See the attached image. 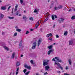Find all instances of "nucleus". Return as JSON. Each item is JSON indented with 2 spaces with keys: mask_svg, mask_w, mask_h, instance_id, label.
I'll use <instances>...</instances> for the list:
<instances>
[{
  "mask_svg": "<svg viewBox=\"0 0 75 75\" xmlns=\"http://www.w3.org/2000/svg\"><path fill=\"white\" fill-rule=\"evenodd\" d=\"M71 20H74L75 19V16H73L71 18Z\"/></svg>",
  "mask_w": 75,
  "mask_h": 75,
  "instance_id": "26",
  "label": "nucleus"
},
{
  "mask_svg": "<svg viewBox=\"0 0 75 75\" xmlns=\"http://www.w3.org/2000/svg\"><path fill=\"white\" fill-rule=\"evenodd\" d=\"M19 45H21V46H22V44L20 43L19 44Z\"/></svg>",
  "mask_w": 75,
  "mask_h": 75,
  "instance_id": "63",
  "label": "nucleus"
},
{
  "mask_svg": "<svg viewBox=\"0 0 75 75\" xmlns=\"http://www.w3.org/2000/svg\"><path fill=\"white\" fill-rule=\"evenodd\" d=\"M54 10H57V9H58V7H55L54 8Z\"/></svg>",
  "mask_w": 75,
  "mask_h": 75,
  "instance_id": "35",
  "label": "nucleus"
},
{
  "mask_svg": "<svg viewBox=\"0 0 75 75\" xmlns=\"http://www.w3.org/2000/svg\"><path fill=\"white\" fill-rule=\"evenodd\" d=\"M66 69L67 70L68 69V67L67 66L66 68Z\"/></svg>",
  "mask_w": 75,
  "mask_h": 75,
  "instance_id": "54",
  "label": "nucleus"
},
{
  "mask_svg": "<svg viewBox=\"0 0 75 75\" xmlns=\"http://www.w3.org/2000/svg\"><path fill=\"white\" fill-rule=\"evenodd\" d=\"M45 71H48V69H50V67L49 65L46 66L45 67Z\"/></svg>",
  "mask_w": 75,
  "mask_h": 75,
  "instance_id": "11",
  "label": "nucleus"
},
{
  "mask_svg": "<svg viewBox=\"0 0 75 75\" xmlns=\"http://www.w3.org/2000/svg\"><path fill=\"white\" fill-rule=\"evenodd\" d=\"M31 67L30 66H28L27 67V69H30Z\"/></svg>",
  "mask_w": 75,
  "mask_h": 75,
  "instance_id": "37",
  "label": "nucleus"
},
{
  "mask_svg": "<svg viewBox=\"0 0 75 75\" xmlns=\"http://www.w3.org/2000/svg\"><path fill=\"white\" fill-rule=\"evenodd\" d=\"M38 24H39V22L38 21L36 25H38Z\"/></svg>",
  "mask_w": 75,
  "mask_h": 75,
  "instance_id": "56",
  "label": "nucleus"
},
{
  "mask_svg": "<svg viewBox=\"0 0 75 75\" xmlns=\"http://www.w3.org/2000/svg\"><path fill=\"white\" fill-rule=\"evenodd\" d=\"M21 29H18L16 30V31H18V32H21Z\"/></svg>",
  "mask_w": 75,
  "mask_h": 75,
  "instance_id": "16",
  "label": "nucleus"
},
{
  "mask_svg": "<svg viewBox=\"0 0 75 75\" xmlns=\"http://www.w3.org/2000/svg\"><path fill=\"white\" fill-rule=\"evenodd\" d=\"M42 42V39L41 38H40L39 39L38 41V46H39L40 44H41V43Z\"/></svg>",
  "mask_w": 75,
  "mask_h": 75,
  "instance_id": "6",
  "label": "nucleus"
},
{
  "mask_svg": "<svg viewBox=\"0 0 75 75\" xmlns=\"http://www.w3.org/2000/svg\"><path fill=\"white\" fill-rule=\"evenodd\" d=\"M28 67V66L27 65H24V67H25V68H27Z\"/></svg>",
  "mask_w": 75,
  "mask_h": 75,
  "instance_id": "34",
  "label": "nucleus"
},
{
  "mask_svg": "<svg viewBox=\"0 0 75 75\" xmlns=\"http://www.w3.org/2000/svg\"><path fill=\"white\" fill-rule=\"evenodd\" d=\"M17 32H16L13 35V36L14 37H15L16 36H17Z\"/></svg>",
  "mask_w": 75,
  "mask_h": 75,
  "instance_id": "27",
  "label": "nucleus"
},
{
  "mask_svg": "<svg viewBox=\"0 0 75 75\" xmlns=\"http://www.w3.org/2000/svg\"><path fill=\"white\" fill-rule=\"evenodd\" d=\"M23 19H24L25 21H26L27 19V18L25 16H23Z\"/></svg>",
  "mask_w": 75,
  "mask_h": 75,
  "instance_id": "13",
  "label": "nucleus"
},
{
  "mask_svg": "<svg viewBox=\"0 0 75 75\" xmlns=\"http://www.w3.org/2000/svg\"><path fill=\"white\" fill-rule=\"evenodd\" d=\"M21 46H21L20 45H19V48H21Z\"/></svg>",
  "mask_w": 75,
  "mask_h": 75,
  "instance_id": "60",
  "label": "nucleus"
},
{
  "mask_svg": "<svg viewBox=\"0 0 75 75\" xmlns=\"http://www.w3.org/2000/svg\"><path fill=\"white\" fill-rule=\"evenodd\" d=\"M17 7H18V5L16 6L15 7V8H17Z\"/></svg>",
  "mask_w": 75,
  "mask_h": 75,
  "instance_id": "55",
  "label": "nucleus"
},
{
  "mask_svg": "<svg viewBox=\"0 0 75 75\" xmlns=\"http://www.w3.org/2000/svg\"><path fill=\"white\" fill-rule=\"evenodd\" d=\"M19 70V67H18L16 70L17 71H18V70Z\"/></svg>",
  "mask_w": 75,
  "mask_h": 75,
  "instance_id": "50",
  "label": "nucleus"
},
{
  "mask_svg": "<svg viewBox=\"0 0 75 75\" xmlns=\"http://www.w3.org/2000/svg\"><path fill=\"white\" fill-rule=\"evenodd\" d=\"M20 1L21 4H23V0H20Z\"/></svg>",
  "mask_w": 75,
  "mask_h": 75,
  "instance_id": "36",
  "label": "nucleus"
},
{
  "mask_svg": "<svg viewBox=\"0 0 75 75\" xmlns=\"http://www.w3.org/2000/svg\"><path fill=\"white\" fill-rule=\"evenodd\" d=\"M49 49H51L52 48V45H51L47 47Z\"/></svg>",
  "mask_w": 75,
  "mask_h": 75,
  "instance_id": "19",
  "label": "nucleus"
},
{
  "mask_svg": "<svg viewBox=\"0 0 75 75\" xmlns=\"http://www.w3.org/2000/svg\"><path fill=\"white\" fill-rule=\"evenodd\" d=\"M56 37L57 38H59V36L58 35H56Z\"/></svg>",
  "mask_w": 75,
  "mask_h": 75,
  "instance_id": "42",
  "label": "nucleus"
},
{
  "mask_svg": "<svg viewBox=\"0 0 75 75\" xmlns=\"http://www.w3.org/2000/svg\"><path fill=\"white\" fill-rule=\"evenodd\" d=\"M29 33H30V32H29L28 31H26V34H28Z\"/></svg>",
  "mask_w": 75,
  "mask_h": 75,
  "instance_id": "40",
  "label": "nucleus"
},
{
  "mask_svg": "<svg viewBox=\"0 0 75 75\" xmlns=\"http://www.w3.org/2000/svg\"><path fill=\"white\" fill-rule=\"evenodd\" d=\"M20 62H16V65L17 66H20Z\"/></svg>",
  "mask_w": 75,
  "mask_h": 75,
  "instance_id": "17",
  "label": "nucleus"
},
{
  "mask_svg": "<svg viewBox=\"0 0 75 75\" xmlns=\"http://www.w3.org/2000/svg\"><path fill=\"white\" fill-rule=\"evenodd\" d=\"M73 44V42L72 41H69V45H72Z\"/></svg>",
  "mask_w": 75,
  "mask_h": 75,
  "instance_id": "15",
  "label": "nucleus"
},
{
  "mask_svg": "<svg viewBox=\"0 0 75 75\" xmlns=\"http://www.w3.org/2000/svg\"><path fill=\"white\" fill-rule=\"evenodd\" d=\"M13 8L12 9V12H11V13H13Z\"/></svg>",
  "mask_w": 75,
  "mask_h": 75,
  "instance_id": "52",
  "label": "nucleus"
},
{
  "mask_svg": "<svg viewBox=\"0 0 75 75\" xmlns=\"http://www.w3.org/2000/svg\"><path fill=\"white\" fill-rule=\"evenodd\" d=\"M49 36H50V37H52V35L51 33H50L49 34Z\"/></svg>",
  "mask_w": 75,
  "mask_h": 75,
  "instance_id": "41",
  "label": "nucleus"
},
{
  "mask_svg": "<svg viewBox=\"0 0 75 75\" xmlns=\"http://www.w3.org/2000/svg\"><path fill=\"white\" fill-rule=\"evenodd\" d=\"M49 40H50V41H52V38H49Z\"/></svg>",
  "mask_w": 75,
  "mask_h": 75,
  "instance_id": "53",
  "label": "nucleus"
},
{
  "mask_svg": "<svg viewBox=\"0 0 75 75\" xmlns=\"http://www.w3.org/2000/svg\"><path fill=\"white\" fill-rule=\"evenodd\" d=\"M15 54H16V53L13 52L12 54V55L11 56V59H13V58H14V57H15Z\"/></svg>",
  "mask_w": 75,
  "mask_h": 75,
  "instance_id": "9",
  "label": "nucleus"
},
{
  "mask_svg": "<svg viewBox=\"0 0 75 75\" xmlns=\"http://www.w3.org/2000/svg\"><path fill=\"white\" fill-rule=\"evenodd\" d=\"M52 61H54V62L56 61H55V58H53V59H52Z\"/></svg>",
  "mask_w": 75,
  "mask_h": 75,
  "instance_id": "46",
  "label": "nucleus"
},
{
  "mask_svg": "<svg viewBox=\"0 0 75 75\" xmlns=\"http://www.w3.org/2000/svg\"><path fill=\"white\" fill-rule=\"evenodd\" d=\"M1 18H3L4 17V15L3 14L1 13V16H0Z\"/></svg>",
  "mask_w": 75,
  "mask_h": 75,
  "instance_id": "18",
  "label": "nucleus"
},
{
  "mask_svg": "<svg viewBox=\"0 0 75 75\" xmlns=\"http://www.w3.org/2000/svg\"><path fill=\"white\" fill-rule=\"evenodd\" d=\"M64 75H69V74L67 73H64Z\"/></svg>",
  "mask_w": 75,
  "mask_h": 75,
  "instance_id": "43",
  "label": "nucleus"
},
{
  "mask_svg": "<svg viewBox=\"0 0 75 75\" xmlns=\"http://www.w3.org/2000/svg\"><path fill=\"white\" fill-rule=\"evenodd\" d=\"M2 35H4V34H5L4 32H2Z\"/></svg>",
  "mask_w": 75,
  "mask_h": 75,
  "instance_id": "58",
  "label": "nucleus"
},
{
  "mask_svg": "<svg viewBox=\"0 0 75 75\" xmlns=\"http://www.w3.org/2000/svg\"><path fill=\"white\" fill-rule=\"evenodd\" d=\"M57 65L58 67H59L61 66V64L59 63H57V62H55L54 65Z\"/></svg>",
  "mask_w": 75,
  "mask_h": 75,
  "instance_id": "12",
  "label": "nucleus"
},
{
  "mask_svg": "<svg viewBox=\"0 0 75 75\" xmlns=\"http://www.w3.org/2000/svg\"><path fill=\"white\" fill-rule=\"evenodd\" d=\"M46 16L47 17L44 21V22H46L48 20V18H49V17H50V14L48 12L46 13Z\"/></svg>",
  "mask_w": 75,
  "mask_h": 75,
  "instance_id": "3",
  "label": "nucleus"
},
{
  "mask_svg": "<svg viewBox=\"0 0 75 75\" xmlns=\"http://www.w3.org/2000/svg\"><path fill=\"white\" fill-rule=\"evenodd\" d=\"M33 29H30V31H33Z\"/></svg>",
  "mask_w": 75,
  "mask_h": 75,
  "instance_id": "61",
  "label": "nucleus"
},
{
  "mask_svg": "<svg viewBox=\"0 0 75 75\" xmlns=\"http://www.w3.org/2000/svg\"><path fill=\"white\" fill-rule=\"evenodd\" d=\"M18 13H19V12H18V11L16 13H15V16H16L17 15H18Z\"/></svg>",
  "mask_w": 75,
  "mask_h": 75,
  "instance_id": "31",
  "label": "nucleus"
},
{
  "mask_svg": "<svg viewBox=\"0 0 75 75\" xmlns=\"http://www.w3.org/2000/svg\"><path fill=\"white\" fill-rule=\"evenodd\" d=\"M55 17V18H57V16L56 15H52V20H55V18L54 17Z\"/></svg>",
  "mask_w": 75,
  "mask_h": 75,
  "instance_id": "10",
  "label": "nucleus"
},
{
  "mask_svg": "<svg viewBox=\"0 0 75 75\" xmlns=\"http://www.w3.org/2000/svg\"><path fill=\"white\" fill-rule=\"evenodd\" d=\"M54 51V49H52L48 51L47 52V54L48 55H50V53H51L52 52H53Z\"/></svg>",
  "mask_w": 75,
  "mask_h": 75,
  "instance_id": "5",
  "label": "nucleus"
},
{
  "mask_svg": "<svg viewBox=\"0 0 75 75\" xmlns=\"http://www.w3.org/2000/svg\"><path fill=\"white\" fill-rule=\"evenodd\" d=\"M39 25H40V24H39L38 25H35V28H38V26H39Z\"/></svg>",
  "mask_w": 75,
  "mask_h": 75,
  "instance_id": "29",
  "label": "nucleus"
},
{
  "mask_svg": "<svg viewBox=\"0 0 75 75\" xmlns=\"http://www.w3.org/2000/svg\"><path fill=\"white\" fill-rule=\"evenodd\" d=\"M59 68H60V69H62V70H63V67H61V66H60V67H59Z\"/></svg>",
  "mask_w": 75,
  "mask_h": 75,
  "instance_id": "39",
  "label": "nucleus"
},
{
  "mask_svg": "<svg viewBox=\"0 0 75 75\" xmlns=\"http://www.w3.org/2000/svg\"><path fill=\"white\" fill-rule=\"evenodd\" d=\"M49 36H50V35L49 34H47V35L46 37H49Z\"/></svg>",
  "mask_w": 75,
  "mask_h": 75,
  "instance_id": "48",
  "label": "nucleus"
},
{
  "mask_svg": "<svg viewBox=\"0 0 75 75\" xmlns=\"http://www.w3.org/2000/svg\"><path fill=\"white\" fill-rule=\"evenodd\" d=\"M62 8V5H60L58 7V8H59V9H61V8Z\"/></svg>",
  "mask_w": 75,
  "mask_h": 75,
  "instance_id": "25",
  "label": "nucleus"
},
{
  "mask_svg": "<svg viewBox=\"0 0 75 75\" xmlns=\"http://www.w3.org/2000/svg\"><path fill=\"white\" fill-rule=\"evenodd\" d=\"M4 48H5V49H6V50H7V51H8V47H7L6 46H4Z\"/></svg>",
  "mask_w": 75,
  "mask_h": 75,
  "instance_id": "24",
  "label": "nucleus"
},
{
  "mask_svg": "<svg viewBox=\"0 0 75 75\" xmlns=\"http://www.w3.org/2000/svg\"><path fill=\"white\" fill-rule=\"evenodd\" d=\"M55 24H54L53 26V28H55Z\"/></svg>",
  "mask_w": 75,
  "mask_h": 75,
  "instance_id": "47",
  "label": "nucleus"
},
{
  "mask_svg": "<svg viewBox=\"0 0 75 75\" xmlns=\"http://www.w3.org/2000/svg\"><path fill=\"white\" fill-rule=\"evenodd\" d=\"M68 34V32L67 31H65V32L64 33V35H67Z\"/></svg>",
  "mask_w": 75,
  "mask_h": 75,
  "instance_id": "21",
  "label": "nucleus"
},
{
  "mask_svg": "<svg viewBox=\"0 0 75 75\" xmlns=\"http://www.w3.org/2000/svg\"><path fill=\"white\" fill-rule=\"evenodd\" d=\"M64 20H65V19L63 18H60L59 19L58 21L59 23H63V22H64Z\"/></svg>",
  "mask_w": 75,
  "mask_h": 75,
  "instance_id": "7",
  "label": "nucleus"
},
{
  "mask_svg": "<svg viewBox=\"0 0 75 75\" xmlns=\"http://www.w3.org/2000/svg\"><path fill=\"white\" fill-rule=\"evenodd\" d=\"M26 71H27V69H25L23 70V72L24 73H25Z\"/></svg>",
  "mask_w": 75,
  "mask_h": 75,
  "instance_id": "33",
  "label": "nucleus"
},
{
  "mask_svg": "<svg viewBox=\"0 0 75 75\" xmlns=\"http://www.w3.org/2000/svg\"><path fill=\"white\" fill-rule=\"evenodd\" d=\"M40 31H41V32H42V28H41L40 29Z\"/></svg>",
  "mask_w": 75,
  "mask_h": 75,
  "instance_id": "49",
  "label": "nucleus"
},
{
  "mask_svg": "<svg viewBox=\"0 0 75 75\" xmlns=\"http://www.w3.org/2000/svg\"><path fill=\"white\" fill-rule=\"evenodd\" d=\"M22 42H23L22 41V40H21V41L20 42V44H22Z\"/></svg>",
  "mask_w": 75,
  "mask_h": 75,
  "instance_id": "59",
  "label": "nucleus"
},
{
  "mask_svg": "<svg viewBox=\"0 0 75 75\" xmlns=\"http://www.w3.org/2000/svg\"><path fill=\"white\" fill-rule=\"evenodd\" d=\"M1 8L2 10H6V8L5 7L2 6L1 7Z\"/></svg>",
  "mask_w": 75,
  "mask_h": 75,
  "instance_id": "22",
  "label": "nucleus"
},
{
  "mask_svg": "<svg viewBox=\"0 0 75 75\" xmlns=\"http://www.w3.org/2000/svg\"><path fill=\"white\" fill-rule=\"evenodd\" d=\"M36 47H37V46H36V42H35L33 43L32 48L33 49V50H35Z\"/></svg>",
  "mask_w": 75,
  "mask_h": 75,
  "instance_id": "4",
  "label": "nucleus"
},
{
  "mask_svg": "<svg viewBox=\"0 0 75 75\" xmlns=\"http://www.w3.org/2000/svg\"><path fill=\"white\" fill-rule=\"evenodd\" d=\"M34 13H38V11L36 10V9H35Z\"/></svg>",
  "mask_w": 75,
  "mask_h": 75,
  "instance_id": "32",
  "label": "nucleus"
},
{
  "mask_svg": "<svg viewBox=\"0 0 75 75\" xmlns=\"http://www.w3.org/2000/svg\"><path fill=\"white\" fill-rule=\"evenodd\" d=\"M30 62L31 63V64H34V62H33V60H31L30 61Z\"/></svg>",
  "mask_w": 75,
  "mask_h": 75,
  "instance_id": "28",
  "label": "nucleus"
},
{
  "mask_svg": "<svg viewBox=\"0 0 75 75\" xmlns=\"http://www.w3.org/2000/svg\"><path fill=\"white\" fill-rule=\"evenodd\" d=\"M55 59H56L57 61L58 62H60V63L62 62V59H60L59 58L57 57H55Z\"/></svg>",
  "mask_w": 75,
  "mask_h": 75,
  "instance_id": "2",
  "label": "nucleus"
},
{
  "mask_svg": "<svg viewBox=\"0 0 75 75\" xmlns=\"http://www.w3.org/2000/svg\"><path fill=\"white\" fill-rule=\"evenodd\" d=\"M69 65H71V64L72 63V62H71V59H69Z\"/></svg>",
  "mask_w": 75,
  "mask_h": 75,
  "instance_id": "20",
  "label": "nucleus"
},
{
  "mask_svg": "<svg viewBox=\"0 0 75 75\" xmlns=\"http://www.w3.org/2000/svg\"><path fill=\"white\" fill-rule=\"evenodd\" d=\"M57 73H58V74H60V73H61V71H57Z\"/></svg>",
  "mask_w": 75,
  "mask_h": 75,
  "instance_id": "44",
  "label": "nucleus"
},
{
  "mask_svg": "<svg viewBox=\"0 0 75 75\" xmlns=\"http://www.w3.org/2000/svg\"><path fill=\"white\" fill-rule=\"evenodd\" d=\"M47 74H48V73L47 72H46V73H44V75H47Z\"/></svg>",
  "mask_w": 75,
  "mask_h": 75,
  "instance_id": "45",
  "label": "nucleus"
},
{
  "mask_svg": "<svg viewBox=\"0 0 75 75\" xmlns=\"http://www.w3.org/2000/svg\"><path fill=\"white\" fill-rule=\"evenodd\" d=\"M71 9H69V11H71Z\"/></svg>",
  "mask_w": 75,
  "mask_h": 75,
  "instance_id": "64",
  "label": "nucleus"
},
{
  "mask_svg": "<svg viewBox=\"0 0 75 75\" xmlns=\"http://www.w3.org/2000/svg\"><path fill=\"white\" fill-rule=\"evenodd\" d=\"M18 71H17L16 73V75L18 74Z\"/></svg>",
  "mask_w": 75,
  "mask_h": 75,
  "instance_id": "62",
  "label": "nucleus"
},
{
  "mask_svg": "<svg viewBox=\"0 0 75 75\" xmlns=\"http://www.w3.org/2000/svg\"><path fill=\"white\" fill-rule=\"evenodd\" d=\"M54 2L53 1H52V4L50 6V8H52L54 7Z\"/></svg>",
  "mask_w": 75,
  "mask_h": 75,
  "instance_id": "8",
  "label": "nucleus"
},
{
  "mask_svg": "<svg viewBox=\"0 0 75 75\" xmlns=\"http://www.w3.org/2000/svg\"><path fill=\"white\" fill-rule=\"evenodd\" d=\"M66 8L65 7H64V10H66Z\"/></svg>",
  "mask_w": 75,
  "mask_h": 75,
  "instance_id": "57",
  "label": "nucleus"
},
{
  "mask_svg": "<svg viewBox=\"0 0 75 75\" xmlns=\"http://www.w3.org/2000/svg\"><path fill=\"white\" fill-rule=\"evenodd\" d=\"M29 19L30 20H31V21H33V18L32 17H31L29 18Z\"/></svg>",
  "mask_w": 75,
  "mask_h": 75,
  "instance_id": "30",
  "label": "nucleus"
},
{
  "mask_svg": "<svg viewBox=\"0 0 75 75\" xmlns=\"http://www.w3.org/2000/svg\"><path fill=\"white\" fill-rule=\"evenodd\" d=\"M30 71H28V72L25 73V75H28V74H29V73H30Z\"/></svg>",
  "mask_w": 75,
  "mask_h": 75,
  "instance_id": "23",
  "label": "nucleus"
},
{
  "mask_svg": "<svg viewBox=\"0 0 75 75\" xmlns=\"http://www.w3.org/2000/svg\"><path fill=\"white\" fill-rule=\"evenodd\" d=\"M10 8H11V6H9L8 7V11H9V10H10Z\"/></svg>",
  "mask_w": 75,
  "mask_h": 75,
  "instance_id": "38",
  "label": "nucleus"
},
{
  "mask_svg": "<svg viewBox=\"0 0 75 75\" xmlns=\"http://www.w3.org/2000/svg\"><path fill=\"white\" fill-rule=\"evenodd\" d=\"M8 18L10 20H12V19H14V17L9 16Z\"/></svg>",
  "mask_w": 75,
  "mask_h": 75,
  "instance_id": "14",
  "label": "nucleus"
},
{
  "mask_svg": "<svg viewBox=\"0 0 75 75\" xmlns=\"http://www.w3.org/2000/svg\"><path fill=\"white\" fill-rule=\"evenodd\" d=\"M17 8H16L15 9L14 11H17Z\"/></svg>",
  "mask_w": 75,
  "mask_h": 75,
  "instance_id": "51",
  "label": "nucleus"
},
{
  "mask_svg": "<svg viewBox=\"0 0 75 75\" xmlns=\"http://www.w3.org/2000/svg\"><path fill=\"white\" fill-rule=\"evenodd\" d=\"M49 62V60L46 59H44L43 60V65L44 67L46 66V65H47L48 64Z\"/></svg>",
  "mask_w": 75,
  "mask_h": 75,
  "instance_id": "1",
  "label": "nucleus"
}]
</instances>
